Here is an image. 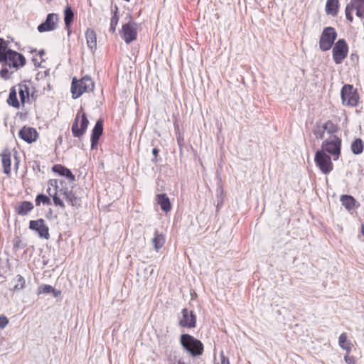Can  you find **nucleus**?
Instances as JSON below:
<instances>
[{"label":"nucleus","instance_id":"ddd939ff","mask_svg":"<svg viewBox=\"0 0 364 364\" xmlns=\"http://www.w3.org/2000/svg\"><path fill=\"white\" fill-rule=\"evenodd\" d=\"M29 228L35 231L41 238L48 239L50 237L48 227L45 225L43 219L31 220Z\"/></svg>","mask_w":364,"mask_h":364},{"label":"nucleus","instance_id":"f704fd0d","mask_svg":"<svg viewBox=\"0 0 364 364\" xmlns=\"http://www.w3.org/2000/svg\"><path fill=\"white\" fill-rule=\"evenodd\" d=\"M14 282L15 283L14 286V290L23 289L25 285V279L20 274H18L15 277V278L14 279Z\"/></svg>","mask_w":364,"mask_h":364},{"label":"nucleus","instance_id":"412c9836","mask_svg":"<svg viewBox=\"0 0 364 364\" xmlns=\"http://www.w3.org/2000/svg\"><path fill=\"white\" fill-rule=\"evenodd\" d=\"M87 45L91 51L96 49L97 37L95 31L92 28H88L85 33Z\"/></svg>","mask_w":364,"mask_h":364},{"label":"nucleus","instance_id":"1a4fd4ad","mask_svg":"<svg viewBox=\"0 0 364 364\" xmlns=\"http://www.w3.org/2000/svg\"><path fill=\"white\" fill-rule=\"evenodd\" d=\"M354 11L358 18H364V0H351L346 6L345 11L346 16L350 22H352L353 20L352 13Z\"/></svg>","mask_w":364,"mask_h":364},{"label":"nucleus","instance_id":"6e6552de","mask_svg":"<svg viewBox=\"0 0 364 364\" xmlns=\"http://www.w3.org/2000/svg\"><path fill=\"white\" fill-rule=\"evenodd\" d=\"M315 162L322 173L327 174L333 169L331 157L323 150H318L315 154Z\"/></svg>","mask_w":364,"mask_h":364},{"label":"nucleus","instance_id":"9b49d317","mask_svg":"<svg viewBox=\"0 0 364 364\" xmlns=\"http://www.w3.org/2000/svg\"><path fill=\"white\" fill-rule=\"evenodd\" d=\"M78 120L79 113L77 114L71 128L72 133L75 137H80L81 136H82L85 133L89 124V121L86 117L85 113H82V114L80 128L78 124Z\"/></svg>","mask_w":364,"mask_h":364},{"label":"nucleus","instance_id":"bb28decb","mask_svg":"<svg viewBox=\"0 0 364 364\" xmlns=\"http://www.w3.org/2000/svg\"><path fill=\"white\" fill-rule=\"evenodd\" d=\"M339 346L345 350L347 353H349L352 348L351 343L347 340V335L346 333H343L338 338Z\"/></svg>","mask_w":364,"mask_h":364},{"label":"nucleus","instance_id":"a19ab883","mask_svg":"<svg viewBox=\"0 0 364 364\" xmlns=\"http://www.w3.org/2000/svg\"><path fill=\"white\" fill-rule=\"evenodd\" d=\"M349 353H346V355L344 357L345 361L348 364H355V359L353 356H350L348 355Z\"/></svg>","mask_w":364,"mask_h":364},{"label":"nucleus","instance_id":"a18cd8bd","mask_svg":"<svg viewBox=\"0 0 364 364\" xmlns=\"http://www.w3.org/2000/svg\"><path fill=\"white\" fill-rule=\"evenodd\" d=\"M45 54V52L43 50H41L39 51V55L41 57H42Z\"/></svg>","mask_w":364,"mask_h":364},{"label":"nucleus","instance_id":"ea45409f","mask_svg":"<svg viewBox=\"0 0 364 364\" xmlns=\"http://www.w3.org/2000/svg\"><path fill=\"white\" fill-rule=\"evenodd\" d=\"M9 323L8 318L5 316H0V328H4Z\"/></svg>","mask_w":364,"mask_h":364},{"label":"nucleus","instance_id":"e433bc0d","mask_svg":"<svg viewBox=\"0 0 364 364\" xmlns=\"http://www.w3.org/2000/svg\"><path fill=\"white\" fill-rule=\"evenodd\" d=\"M117 11H118V8L116 7L115 8V11H114V12L113 14V16L111 18L109 31H111L112 33L115 32L116 26H117V25L118 23V21H119V17L117 16Z\"/></svg>","mask_w":364,"mask_h":364},{"label":"nucleus","instance_id":"39448f33","mask_svg":"<svg viewBox=\"0 0 364 364\" xmlns=\"http://www.w3.org/2000/svg\"><path fill=\"white\" fill-rule=\"evenodd\" d=\"M341 97L342 103L344 105L350 107H355L358 105L359 95L356 89L353 88L351 85H345L341 91Z\"/></svg>","mask_w":364,"mask_h":364},{"label":"nucleus","instance_id":"f03ea898","mask_svg":"<svg viewBox=\"0 0 364 364\" xmlns=\"http://www.w3.org/2000/svg\"><path fill=\"white\" fill-rule=\"evenodd\" d=\"M95 84L92 78L85 76L80 80L73 78L71 85V93L73 99L80 97L84 92H92L94 90Z\"/></svg>","mask_w":364,"mask_h":364},{"label":"nucleus","instance_id":"7c9ffc66","mask_svg":"<svg viewBox=\"0 0 364 364\" xmlns=\"http://www.w3.org/2000/svg\"><path fill=\"white\" fill-rule=\"evenodd\" d=\"M74 13L70 6H67L64 10V21L66 27H70L73 21Z\"/></svg>","mask_w":364,"mask_h":364},{"label":"nucleus","instance_id":"a878e982","mask_svg":"<svg viewBox=\"0 0 364 364\" xmlns=\"http://www.w3.org/2000/svg\"><path fill=\"white\" fill-rule=\"evenodd\" d=\"M341 202L348 210L353 209L355 205V200L353 196L349 195H342L341 196Z\"/></svg>","mask_w":364,"mask_h":364},{"label":"nucleus","instance_id":"de8ad7c7","mask_svg":"<svg viewBox=\"0 0 364 364\" xmlns=\"http://www.w3.org/2000/svg\"><path fill=\"white\" fill-rule=\"evenodd\" d=\"M18 161H16V166H18Z\"/></svg>","mask_w":364,"mask_h":364},{"label":"nucleus","instance_id":"20e7f679","mask_svg":"<svg viewBox=\"0 0 364 364\" xmlns=\"http://www.w3.org/2000/svg\"><path fill=\"white\" fill-rule=\"evenodd\" d=\"M5 59H1L0 62L4 66H9V68H18L23 67L26 64V58L21 54L15 50H9L7 53L4 55Z\"/></svg>","mask_w":364,"mask_h":364},{"label":"nucleus","instance_id":"dca6fc26","mask_svg":"<svg viewBox=\"0 0 364 364\" xmlns=\"http://www.w3.org/2000/svg\"><path fill=\"white\" fill-rule=\"evenodd\" d=\"M19 137L27 143H32L38 138V132L31 127H23L18 132Z\"/></svg>","mask_w":364,"mask_h":364},{"label":"nucleus","instance_id":"cd10ccee","mask_svg":"<svg viewBox=\"0 0 364 364\" xmlns=\"http://www.w3.org/2000/svg\"><path fill=\"white\" fill-rule=\"evenodd\" d=\"M338 0H327L326 11L328 14L335 16L338 13Z\"/></svg>","mask_w":364,"mask_h":364},{"label":"nucleus","instance_id":"f8f14e48","mask_svg":"<svg viewBox=\"0 0 364 364\" xmlns=\"http://www.w3.org/2000/svg\"><path fill=\"white\" fill-rule=\"evenodd\" d=\"M58 16L56 14H49L46 21L38 26V32L43 33L55 30L58 27Z\"/></svg>","mask_w":364,"mask_h":364},{"label":"nucleus","instance_id":"c03bdc74","mask_svg":"<svg viewBox=\"0 0 364 364\" xmlns=\"http://www.w3.org/2000/svg\"><path fill=\"white\" fill-rule=\"evenodd\" d=\"M220 358H221L220 364H230L229 360L227 358H225L223 355H221Z\"/></svg>","mask_w":364,"mask_h":364},{"label":"nucleus","instance_id":"4468645a","mask_svg":"<svg viewBox=\"0 0 364 364\" xmlns=\"http://www.w3.org/2000/svg\"><path fill=\"white\" fill-rule=\"evenodd\" d=\"M196 323V316L193 311L183 309L181 311V317L179 318V325L182 327L194 328Z\"/></svg>","mask_w":364,"mask_h":364},{"label":"nucleus","instance_id":"72a5a7b5","mask_svg":"<svg viewBox=\"0 0 364 364\" xmlns=\"http://www.w3.org/2000/svg\"><path fill=\"white\" fill-rule=\"evenodd\" d=\"M168 364H185L183 358L176 353H171L168 357Z\"/></svg>","mask_w":364,"mask_h":364},{"label":"nucleus","instance_id":"6ab92c4d","mask_svg":"<svg viewBox=\"0 0 364 364\" xmlns=\"http://www.w3.org/2000/svg\"><path fill=\"white\" fill-rule=\"evenodd\" d=\"M59 193L63 195L67 202L72 206H77L80 205V198L75 194L68 189H60Z\"/></svg>","mask_w":364,"mask_h":364},{"label":"nucleus","instance_id":"58836bf2","mask_svg":"<svg viewBox=\"0 0 364 364\" xmlns=\"http://www.w3.org/2000/svg\"><path fill=\"white\" fill-rule=\"evenodd\" d=\"M0 76L2 77V78H4V79H8L9 77V70L6 67L5 68H3L1 70H0Z\"/></svg>","mask_w":364,"mask_h":364},{"label":"nucleus","instance_id":"f257e3e1","mask_svg":"<svg viewBox=\"0 0 364 364\" xmlns=\"http://www.w3.org/2000/svg\"><path fill=\"white\" fill-rule=\"evenodd\" d=\"M180 343L183 348L193 357L199 356L203 353V344L193 336L182 334Z\"/></svg>","mask_w":364,"mask_h":364},{"label":"nucleus","instance_id":"9d476101","mask_svg":"<svg viewBox=\"0 0 364 364\" xmlns=\"http://www.w3.org/2000/svg\"><path fill=\"white\" fill-rule=\"evenodd\" d=\"M348 47L344 39H339L333 48V58L336 64H340L348 55Z\"/></svg>","mask_w":364,"mask_h":364},{"label":"nucleus","instance_id":"b1692460","mask_svg":"<svg viewBox=\"0 0 364 364\" xmlns=\"http://www.w3.org/2000/svg\"><path fill=\"white\" fill-rule=\"evenodd\" d=\"M33 208V203L29 201H23L18 204L16 210L18 215H26Z\"/></svg>","mask_w":364,"mask_h":364},{"label":"nucleus","instance_id":"c9c22d12","mask_svg":"<svg viewBox=\"0 0 364 364\" xmlns=\"http://www.w3.org/2000/svg\"><path fill=\"white\" fill-rule=\"evenodd\" d=\"M18 93L21 102L24 103L29 95L28 87L26 85H19Z\"/></svg>","mask_w":364,"mask_h":364},{"label":"nucleus","instance_id":"423d86ee","mask_svg":"<svg viewBox=\"0 0 364 364\" xmlns=\"http://www.w3.org/2000/svg\"><path fill=\"white\" fill-rule=\"evenodd\" d=\"M336 36L337 33L334 28H325L321 33L319 41V46L321 50L323 51L329 50L332 47Z\"/></svg>","mask_w":364,"mask_h":364},{"label":"nucleus","instance_id":"5701e85b","mask_svg":"<svg viewBox=\"0 0 364 364\" xmlns=\"http://www.w3.org/2000/svg\"><path fill=\"white\" fill-rule=\"evenodd\" d=\"M48 184L50 186H53L54 188V195L52 196L54 204L55 205H59L61 208H65L64 203L60 199V198H58L57 196L58 192L59 193V191H58V180H56V179H50L48 181Z\"/></svg>","mask_w":364,"mask_h":364},{"label":"nucleus","instance_id":"7ed1b4c3","mask_svg":"<svg viewBox=\"0 0 364 364\" xmlns=\"http://www.w3.org/2000/svg\"><path fill=\"white\" fill-rule=\"evenodd\" d=\"M341 139L332 134L326 139L321 144V149L332 155L334 161L338 160L341 155Z\"/></svg>","mask_w":364,"mask_h":364},{"label":"nucleus","instance_id":"393cba45","mask_svg":"<svg viewBox=\"0 0 364 364\" xmlns=\"http://www.w3.org/2000/svg\"><path fill=\"white\" fill-rule=\"evenodd\" d=\"M152 243L154 247V249L156 251H158L164 245L165 237L162 233H160L159 231H155L154 237L152 239Z\"/></svg>","mask_w":364,"mask_h":364},{"label":"nucleus","instance_id":"aec40b11","mask_svg":"<svg viewBox=\"0 0 364 364\" xmlns=\"http://www.w3.org/2000/svg\"><path fill=\"white\" fill-rule=\"evenodd\" d=\"M53 172L67 177L70 181H74L75 179V176L71 171L60 164L54 165L52 168Z\"/></svg>","mask_w":364,"mask_h":364},{"label":"nucleus","instance_id":"c756f323","mask_svg":"<svg viewBox=\"0 0 364 364\" xmlns=\"http://www.w3.org/2000/svg\"><path fill=\"white\" fill-rule=\"evenodd\" d=\"M363 142L360 139H355L351 144V151L354 154H360L363 151Z\"/></svg>","mask_w":364,"mask_h":364},{"label":"nucleus","instance_id":"473e14b6","mask_svg":"<svg viewBox=\"0 0 364 364\" xmlns=\"http://www.w3.org/2000/svg\"><path fill=\"white\" fill-rule=\"evenodd\" d=\"M9 50L11 49L9 48V42L0 38V60L1 59H5L4 56Z\"/></svg>","mask_w":364,"mask_h":364},{"label":"nucleus","instance_id":"79ce46f5","mask_svg":"<svg viewBox=\"0 0 364 364\" xmlns=\"http://www.w3.org/2000/svg\"><path fill=\"white\" fill-rule=\"evenodd\" d=\"M49 187L47 189V193L49 194L50 196H53L54 195V188L53 186H50L48 184Z\"/></svg>","mask_w":364,"mask_h":364},{"label":"nucleus","instance_id":"4c0bfd02","mask_svg":"<svg viewBox=\"0 0 364 364\" xmlns=\"http://www.w3.org/2000/svg\"><path fill=\"white\" fill-rule=\"evenodd\" d=\"M36 205H39L41 203L43 205H50V199L46 195L38 194L36 198Z\"/></svg>","mask_w":364,"mask_h":364},{"label":"nucleus","instance_id":"37998d69","mask_svg":"<svg viewBox=\"0 0 364 364\" xmlns=\"http://www.w3.org/2000/svg\"><path fill=\"white\" fill-rule=\"evenodd\" d=\"M152 154L154 155V159L152 160L154 162L156 161V157L159 154V149L156 148L153 149Z\"/></svg>","mask_w":364,"mask_h":364},{"label":"nucleus","instance_id":"49530a36","mask_svg":"<svg viewBox=\"0 0 364 364\" xmlns=\"http://www.w3.org/2000/svg\"><path fill=\"white\" fill-rule=\"evenodd\" d=\"M14 157H15V159L17 160V154H18V152L16 150L14 149Z\"/></svg>","mask_w":364,"mask_h":364},{"label":"nucleus","instance_id":"4be33fe9","mask_svg":"<svg viewBox=\"0 0 364 364\" xmlns=\"http://www.w3.org/2000/svg\"><path fill=\"white\" fill-rule=\"evenodd\" d=\"M156 200L163 211L167 213L171 210V205L170 200L165 193L158 194L156 196Z\"/></svg>","mask_w":364,"mask_h":364},{"label":"nucleus","instance_id":"2eb2a0df","mask_svg":"<svg viewBox=\"0 0 364 364\" xmlns=\"http://www.w3.org/2000/svg\"><path fill=\"white\" fill-rule=\"evenodd\" d=\"M122 36L127 44L136 40L137 36L136 24L132 22H129L123 25Z\"/></svg>","mask_w":364,"mask_h":364},{"label":"nucleus","instance_id":"f3484780","mask_svg":"<svg viewBox=\"0 0 364 364\" xmlns=\"http://www.w3.org/2000/svg\"><path fill=\"white\" fill-rule=\"evenodd\" d=\"M103 132V122L99 119L97 121L91 134V149L97 147L98 141Z\"/></svg>","mask_w":364,"mask_h":364},{"label":"nucleus","instance_id":"0eeeda50","mask_svg":"<svg viewBox=\"0 0 364 364\" xmlns=\"http://www.w3.org/2000/svg\"><path fill=\"white\" fill-rule=\"evenodd\" d=\"M337 132L336 126L331 121L328 120L322 124L321 122H317L312 129L313 134L317 139H323L326 133L330 136Z\"/></svg>","mask_w":364,"mask_h":364},{"label":"nucleus","instance_id":"2f4dec72","mask_svg":"<svg viewBox=\"0 0 364 364\" xmlns=\"http://www.w3.org/2000/svg\"><path fill=\"white\" fill-rule=\"evenodd\" d=\"M53 293L55 296L60 294V291H56L55 289L50 285L43 284L38 287V294H50Z\"/></svg>","mask_w":364,"mask_h":364},{"label":"nucleus","instance_id":"c85d7f7f","mask_svg":"<svg viewBox=\"0 0 364 364\" xmlns=\"http://www.w3.org/2000/svg\"><path fill=\"white\" fill-rule=\"evenodd\" d=\"M7 102L9 105H11L14 107H16V108L19 107V102L18 101L16 91L14 87H12L10 90Z\"/></svg>","mask_w":364,"mask_h":364},{"label":"nucleus","instance_id":"a211bd4d","mask_svg":"<svg viewBox=\"0 0 364 364\" xmlns=\"http://www.w3.org/2000/svg\"><path fill=\"white\" fill-rule=\"evenodd\" d=\"M1 162L4 168V173L9 176L11 173V153L8 149H5L1 154Z\"/></svg>","mask_w":364,"mask_h":364}]
</instances>
